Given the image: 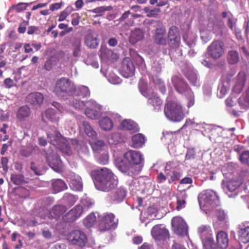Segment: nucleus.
Instances as JSON below:
<instances>
[{
    "label": "nucleus",
    "instance_id": "nucleus-40",
    "mask_svg": "<svg viewBox=\"0 0 249 249\" xmlns=\"http://www.w3.org/2000/svg\"><path fill=\"white\" fill-rule=\"evenodd\" d=\"M66 211V208L64 206H55L50 212V216L52 218H56L64 213Z\"/></svg>",
    "mask_w": 249,
    "mask_h": 249
},
{
    "label": "nucleus",
    "instance_id": "nucleus-19",
    "mask_svg": "<svg viewBox=\"0 0 249 249\" xmlns=\"http://www.w3.org/2000/svg\"><path fill=\"white\" fill-rule=\"evenodd\" d=\"M151 234L156 240H164L169 237L168 231L163 225L154 226L151 230Z\"/></svg>",
    "mask_w": 249,
    "mask_h": 249
},
{
    "label": "nucleus",
    "instance_id": "nucleus-10",
    "mask_svg": "<svg viewBox=\"0 0 249 249\" xmlns=\"http://www.w3.org/2000/svg\"><path fill=\"white\" fill-rule=\"evenodd\" d=\"M52 105L56 108H48L42 113V120L44 122L50 121L51 122H57L61 113L67 112V110L57 102H53Z\"/></svg>",
    "mask_w": 249,
    "mask_h": 249
},
{
    "label": "nucleus",
    "instance_id": "nucleus-51",
    "mask_svg": "<svg viewBox=\"0 0 249 249\" xmlns=\"http://www.w3.org/2000/svg\"><path fill=\"white\" fill-rule=\"evenodd\" d=\"M187 197V195L185 193L181 195V196H178L177 199V209L178 210H180L182 208H184L185 206L186 201L185 199Z\"/></svg>",
    "mask_w": 249,
    "mask_h": 249
},
{
    "label": "nucleus",
    "instance_id": "nucleus-25",
    "mask_svg": "<svg viewBox=\"0 0 249 249\" xmlns=\"http://www.w3.org/2000/svg\"><path fill=\"white\" fill-rule=\"evenodd\" d=\"M246 80V73L243 71L239 72L235 79L233 91L237 93H240L244 87Z\"/></svg>",
    "mask_w": 249,
    "mask_h": 249
},
{
    "label": "nucleus",
    "instance_id": "nucleus-47",
    "mask_svg": "<svg viewBox=\"0 0 249 249\" xmlns=\"http://www.w3.org/2000/svg\"><path fill=\"white\" fill-rule=\"evenodd\" d=\"M10 178L15 185H20L24 182V177L22 174H12Z\"/></svg>",
    "mask_w": 249,
    "mask_h": 249
},
{
    "label": "nucleus",
    "instance_id": "nucleus-54",
    "mask_svg": "<svg viewBox=\"0 0 249 249\" xmlns=\"http://www.w3.org/2000/svg\"><path fill=\"white\" fill-rule=\"evenodd\" d=\"M112 9V7L110 6H100L97 8H95L91 10L92 13H98L99 14L98 16H101L102 13L107 11H110Z\"/></svg>",
    "mask_w": 249,
    "mask_h": 249
},
{
    "label": "nucleus",
    "instance_id": "nucleus-41",
    "mask_svg": "<svg viewBox=\"0 0 249 249\" xmlns=\"http://www.w3.org/2000/svg\"><path fill=\"white\" fill-rule=\"evenodd\" d=\"M214 213L218 221L222 222H227L228 220V216L227 212L222 209L219 208L211 211V213Z\"/></svg>",
    "mask_w": 249,
    "mask_h": 249
},
{
    "label": "nucleus",
    "instance_id": "nucleus-32",
    "mask_svg": "<svg viewBox=\"0 0 249 249\" xmlns=\"http://www.w3.org/2000/svg\"><path fill=\"white\" fill-rule=\"evenodd\" d=\"M238 102L241 109L246 110L249 108V88L246 92L239 98Z\"/></svg>",
    "mask_w": 249,
    "mask_h": 249
},
{
    "label": "nucleus",
    "instance_id": "nucleus-8",
    "mask_svg": "<svg viewBox=\"0 0 249 249\" xmlns=\"http://www.w3.org/2000/svg\"><path fill=\"white\" fill-rule=\"evenodd\" d=\"M139 89L141 93L147 99V104L152 108L153 110L158 112L161 110L162 101L157 93L150 89H145L139 85Z\"/></svg>",
    "mask_w": 249,
    "mask_h": 249
},
{
    "label": "nucleus",
    "instance_id": "nucleus-46",
    "mask_svg": "<svg viewBox=\"0 0 249 249\" xmlns=\"http://www.w3.org/2000/svg\"><path fill=\"white\" fill-rule=\"evenodd\" d=\"M91 147L93 150L96 153H98L99 151L103 152L105 147V144L104 142L101 140L97 141L95 142H93L91 143Z\"/></svg>",
    "mask_w": 249,
    "mask_h": 249
},
{
    "label": "nucleus",
    "instance_id": "nucleus-21",
    "mask_svg": "<svg viewBox=\"0 0 249 249\" xmlns=\"http://www.w3.org/2000/svg\"><path fill=\"white\" fill-rule=\"evenodd\" d=\"M83 209L82 206L80 205H76L63 216V219L68 222L75 221L81 216Z\"/></svg>",
    "mask_w": 249,
    "mask_h": 249
},
{
    "label": "nucleus",
    "instance_id": "nucleus-36",
    "mask_svg": "<svg viewBox=\"0 0 249 249\" xmlns=\"http://www.w3.org/2000/svg\"><path fill=\"white\" fill-rule=\"evenodd\" d=\"M133 147L135 148H139L142 146L145 142V138L144 135L142 134H137L134 135L132 138Z\"/></svg>",
    "mask_w": 249,
    "mask_h": 249
},
{
    "label": "nucleus",
    "instance_id": "nucleus-2",
    "mask_svg": "<svg viewBox=\"0 0 249 249\" xmlns=\"http://www.w3.org/2000/svg\"><path fill=\"white\" fill-rule=\"evenodd\" d=\"M124 158L127 162H125L121 158L118 157L115 160V164L117 168L122 172L131 176L138 174L141 171L144 159L140 151L129 150L124 154Z\"/></svg>",
    "mask_w": 249,
    "mask_h": 249
},
{
    "label": "nucleus",
    "instance_id": "nucleus-49",
    "mask_svg": "<svg viewBox=\"0 0 249 249\" xmlns=\"http://www.w3.org/2000/svg\"><path fill=\"white\" fill-rule=\"evenodd\" d=\"M228 60L229 63L233 64L239 60V55L236 51H231L228 53Z\"/></svg>",
    "mask_w": 249,
    "mask_h": 249
},
{
    "label": "nucleus",
    "instance_id": "nucleus-15",
    "mask_svg": "<svg viewBox=\"0 0 249 249\" xmlns=\"http://www.w3.org/2000/svg\"><path fill=\"white\" fill-rule=\"evenodd\" d=\"M164 172L167 176L169 183L175 182L181 177L180 172L175 167L173 162L170 161L166 164Z\"/></svg>",
    "mask_w": 249,
    "mask_h": 249
},
{
    "label": "nucleus",
    "instance_id": "nucleus-4",
    "mask_svg": "<svg viewBox=\"0 0 249 249\" xmlns=\"http://www.w3.org/2000/svg\"><path fill=\"white\" fill-rule=\"evenodd\" d=\"M201 209L209 216L211 215V211L219 205V199L216 193L211 190L203 191L198 197Z\"/></svg>",
    "mask_w": 249,
    "mask_h": 249
},
{
    "label": "nucleus",
    "instance_id": "nucleus-33",
    "mask_svg": "<svg viewBox=\"0 0 249 249\" xmlns=\"http://www.w3.org/2000/svg\"><path fill=\"white\" fill-rule=\"evenodd\" d=\"M186 76L193 85L196 87L199 86L200 83L196 71L190 69L186 72Z\"/></svg>",
    "mask_w": 249,
    "mask_h": 249
},
{
    "label": "nucleus",
    "instance_id": "nucleus-3",
    "mask_svg": "<svg viewBox=\"0 0 249 249\" xmlns=\"http://www.w3.org/2000/svg\"><path fill=\"white\" fill-rule=\"evenodd\" d=\"M94 176V184L100 191L108 192L118 184L117 177L109 169L102 168L93 172Z\"/></svg>",
    "mask_w": 249,
    "mask_h": 249
},
{
    "label": "nucleus",
    "instance_id": "nucleus-24",
    "mask_svg": "<svg viewBox=\"0 0 249 249\" xmlns=\"http://www.w3.org/2000/svg\"><path fill=\"white\" fill-rule=\"evenodd\" d=\"M127 191L124 187H120L115 189L109 194L110 199L113 201L119 203L123 200L126 196Z\"/></svg>",
    "mask_w": 249,
    "mask_h": 249
},
{
    "label": "nucleus",
    "instance_id": "nucleus-35",
    "mask_svg": "<svg viewBox=\"0 0 249 249\" xmlns=\"http://www.w3.org/2000/svg\"><path fill=\"white\" fill-rule=\"evenodd\" d=\"M52 187L54 193H58L67 188L65 182L61 179L52 180Z\"/></svg>",
    "mask_w": 249,
    "mask_h": 249
},
{
    "label": "nucleus",
    "instance_id": "nucleus-34",
    "mask_svg": "<svg viewBox=\"0 0 249 249\" xmlns=\"http://www.w3.org/2000/svg\"><path fill=\"white\" fill-rule=\"evenodd\" d=\"M242 183L241 180H231L228 182L226 185H223V189L225 192L228 194V192L234 191Z\"/></svg>",
    "mask_w": 249,
    "mask_h": 249
},
{
    "label": "nucleus",
    "instance_id": "nucleus-50",
    "mask_svg": "<svg viewBox=\"0 0 249 249\" xmlns=\"http://www.w3.org/2000/svg\"><path fill=\"white\" fill-rule=\"evenodd\" d=\"M95 156L99 163L102 164H106L108 162V156L106 151H103L101 155L98 153L95 154Z\"/></svg>",
    "mask_w": 249,
    "mask_h": 249
},
{
    "label": "nucleus",
    "instance_id": "nucleus-27",
    "mask_svg": "<svg viewBox=\"0 0 249 249\" xmlns=\"http://www.w3.org/2000/svg\"><path fill=\"white\" fill-rule=\"evenodd\" d=\"M165 32L166 30L164 27H160L156 29L155 40L157 43L160 45H165L166 44Z\"/></svg>",
    "mask_w": 249,
    "mask_h": 249
},
{
    "label": "nucleus",
    "instance_id": "nucleus-45",
    "mask_svg": "<svg viewBox=\"0 0 249 249\" xmlns=\"http://www.w3.org/2000/svg\"><path fill=\"white\" fill-rule=\"evenodd\" d=\"M183 38L184 41L190 48H192L195 45L196 37L195 35L187 33L183 35Z\"/></svg>",
    "mask_w": 249,
    "mask_h": 249
},
{
    "label": "nucleus",
    "instance_id": "nucleus-55",
    "mask_svg": "<svg viewBox=\"0 0 249 249\" xmlns=\"http://www.w3.org/2000/svg\"><path fill=\"white\" fill-rule=\"evenodd\" d=\"M63 199L67 201L70 205H73L77 200V197L71 194H65Z\"/></svg>",
    "mask_w": 249,
    "mask_h": 249
},
{
    "label": "nucleus",
    "instance_id": "nucleus-11",
    "mask_svg": "<svg viewBox=\"0 0 249 249\" xmlns=\"http://www.w3.org/2000/svg\"><path fill=\"white\" fill-rule=\"evenodd\" d=\"M67 239L71 245L83 247L87 242V238L85 233L80 230H73L69 232Z\"/></svg>",
    "mask_w": 249,
    "mask_h": 249
},
{
    "label": "nucleus",
    "instance_id": "nucleus-17",
    "mask_svg": "<svg viewBox=\"0 0 249 249\" xmlns=\"http://www.w3.org/2000/svg\"><path fill=\"white\" fill-rule=\"evenodd\" d=\"M99 42L98 34L93 30L89 31L84 38L85 44L89 48H96L98 46Z\"/></svg>",
    "mask_w": 249,
    "mask_h": 249
},
{
    "label": "nucleus",
    "instance_id": "nucleus-39",
    "mask_svg": "<svg viewBox=\"0 0 249 249\" xmlns=\"http://www.w3.org/2000/svg\"><path fill=\"white\" fill-rule=\"evenodd\" d=\"M239 240L243 243L249 242V226L241 228L238 232Z\"/></svg>",
    "mask_w": 249,
    "mask_h": 249
},
{
    "label": "nucleus",
    "instance_id": "nucleus-12",
    "mask_svg": "<svg viewBox=\"0 0 249 249\" xmlns=\"http://www.w3.org/2000/svg\"><path fill=\"white\" fill-rule=\"evenodd\" d=\"M172 225L174 232L177 235L182 236L188 235V226L181 217L176 216L173 218Z\"/></svg>",
    "mask_w": 249,
    "mask_h": 249
},
{
    "label": "nucleus",
    "instance_id": "nucleus-48",
    "mask_svg": "<svg viewBox=\"0 0 249 249\" xmlns=\"http://www.w3.org/2000/svg\"><path fill=\"white\" fill-rule=\"evenodd\" d=\"M96 221V216L93 213H91L89 214L84 220V225L88 227L89 228L92 227Z\"/></svg>",
    "mask_w": 249,
    "mask_h": 249
},
{
    "label": "nucleus",
    "instance_id": "nucleus-30",
    "mask_svg": "<svg viewBox=\"0 0 249 249\" xmlns=\"http://www.w3.org/2000/svg\"><path fill=\"white\" fill-rule=\"evenodd\" d=\"M120 129L132 130L134 132L138 131L139 128L137 124L133 121L125 119L121 123Z\"/></svg>",
    "mask_w": 249,
    "mask_h": 249
},
{
    "label": "nucleus",
    "instance_id": "nucleus-22",
    "mask_svg": "<svg viewBox=\"0 0 249 249\" xmlns=\"http://www.w3.org/2000/svg\"><path fill=\"white\" fill-rule=\"evenodd\" d=\"M134 71L135 67L131 60L128 57L124 59L121 68L122 75L124 77L128 78L134 74Z\"/></svg>",
    "mask_w": 249,
    "mask_h": 249
},
{
    "label": "nucleus",
    "instance_id": "nucleus-59",
    "mask_svg": "<svg viewBox=\"0 0 249 249\" xmlns=\"http://www.w3.org/2000/svg\"><path fill=\"white\" fill-rule=\"evenodd\" d=\"M239 160L244 164L249 165V151H245L240 155Z\"/></svg>",
    "mask_w": 249,
    "mask_h": 249
},
{
    "label": "nucleus",
    "instance_id": "nucleus-14",
    "mask_svg": "<svg viewBox=\"0 0 249 249\" xmlns=\"http://www.w3.org/2000/svg\"><path fill=\"white\" fill-rule=\"evenodd\" d=\"M224 50V44L219 40L213 41L207 49L209 55L213 59H217L222 56Z\"/></svg>",
    "mask_w": 249,
    "mask_h": 249
},
{
    "label": "nucleus",
    "instance_id": "nucleus-6",
    "mask_svg": "<svg viewBox=\"0 0 249 249\" xmlns=\"http://www.w3.org/2000/svg\"><path fill=\"white\" fill-rule=\"evenodd\" d=\"M172 83L178 92L184 94L187 98L188 108L194 105V95L188 84L180 77L175 76L172 79Z\"/></svg>",
    "mask_w": 249,
    "mask_h": 249
},
{
    "label": "nucleus",
    "instance_id": "nucleus-62",
    "mask_svg": "<svg viewBox=\"0 0 249 249\" xmlns=\"http://www.w3.org/2000/svg\"><path fill=\"white\" fill-rule=\"evenodd\" d=\"M78 90L80 92L81 95L83 97H88L90 95V91L86 86H81L78 87Z\"/></svg>",
    "mask_w": 249,
    "mask_h": 249
},
{
    "label": "nucleus",
    "instance_id": "nucleus-29",
    "mask_svg": "<svg viewBox=\"0 0 249 249\" xmlns=\"http://www.w3.org/2000/svg\"><path fill=\"white\" fill-rule=\"evenodd\" d=\"M30 114V108L28 106H23L18 109L16 113V116L19 122H24L29 117Z\"/></svg>",
    "mask_w": 249,
    "mask_h": 249
},
{
    "label": "nucleus",
    "instance_id": "nucleus-1",
    "mask_svg": "<svg viewBox=\"0 0 249 249\" xmlns=\"http://www.w3.org/2000/svg\"><path fill=\"white\" fill-rule=\"evenodd\" d=\"M47 137L50 142L53 145V147H51L50 149H48L46 152L47 162L54 171L58 173L61 172L63 171L62 163L58 155L53 151V148L56 147L63 154L68 156L71 155L72 152L70 146V142L63 137L60 133L56 131L54 134L48 133ZM70 141L72 144L77 143L75 140H71Z\"/></svg>",
    "mask_w": 249,
    "mask_h": 249
},
{
    "label": "nucleus",
    "instance_id": "nucleus-13",
    "mask_svg": "<svg viewBox=\"0 0 249 249\" xmlns=\"http://www.w3.org/2000/svg\"><path fill=\"white\" fill-rule=\"evenodd\" d=\"M110 117L103 116L99 121V124L100 127L105 131H109L113 127L112 120L115 123L119 122L121 120V117L116 113H111Z\"/></svg>",
    "mask_w": 249,
    "mask_h": 249
},
{
    "label": "nucleus",
    "instance_id": "nucleus-20",
    "mask_svg": "<svg viewBox=\"0 0 249 249\" xmlns=\"http://www.w3.org/2000/svg\"><path fill=\"white\" fill-rule=\"evenodd\" d=\"M67 181L70 187L73 190L80 191L82 190L83 184L80 177L74 173L68 175Z\"/></svg>",
    "mask_w": 249,
    "mask_h": 249
},
{
    "label": "nucleus",
    "instance_id": "nucleus-28",
    "mask_svg": "<svg viewBox=\"0 0 249 249\" xmlns=\"http://www.w3.org/2000/svg\"><path fill=\"white\" fill-rule=\"evenodd\" d=\"M79 126L80 129L81 130L83 129L89 137L92 139L96 138V132L87 122L83 121L81 123L79 124Z\"/></svg>",
    "mask_w": 249,
    "mask_h": 249
},
{
    "label": "nucleus",
    "instance_id": "nucleus-53",
    "mask_svg": "<svg viewBox=\"0 0 249 249\" xmlns=\"http://www.w3.org/2000/svg\"><path fill=\"white\" fill-rule=\"evenodd\" d=\"M71 103L72 106L77 109H83L87 104V102L85 103L78 99H74Z\"/></svg>",
    "mask_w": 249,
    "mask_h": 249
},
{
    "label": "nucleus",
    "instance_id": "nucleus-61",
    "mask_svg": "<svg viewBox=\"0 0 249 249\" xmlns=\"http://www.w3.org/2000/svg\"><path fill=\"white\" fill-rule=\"evenodd\" d=\"M154 82L157 85L158 88L159 89L160 91L162 94L165 93L166 91V88L162 81L159 78H156V80H154Z\"/></svg>",
    "mask_w": 249,
    "mask_h": 249
},
{
    "label": "nucleus",
    "instance_id": "nucleus-18",
    "mask_svg": "<svg viewBox=\"0 0 249 249\" xmlns=\"http://www.w3.org/2000/svg\"><path fill=\"white\" fill-rule=\"evenodd\" d=\"M168 38L169 44L173 48H177L179 46L180 41V37L176 26H171L168 33Z\"/></svg>",
    "mask_w": 249,
    "mask_h": 249
},
{
    "label": "nucleus",
    "instance_id": "nucleus-5",
    "mask_svg": "<svg viewBox=\"0 0 249 249\" xmlns=\"http://www.w3.org/2000/svg\"><path fill=\"white\" fill-rule=\"evenodd\" d=\"M164 112L166 118L172 122H180L185 116L182 106L174 101L168 102L165 104Z\"/></svg>",
    "mask_w": 249,
    "mask_h": 249
},
{
    "label": "nucleus",
    "instance_id": "nucleus-23",
    "mask_svg": "<svg viewBox=\"0 0 249 249\" xmlns=\"http://www.w3.org/2000/svg\"><path fill=\"white\" fill-rule=\"evenodd\" d=\"M44 100V96L40 92H33L27 97V101L35 107H40Z\"/></svg>",
    "mask_w": 249,
    "mask_h": 249
},
{
    "label": "nucleus",
    "instance_id": "nucleus-38",
    "mask_svg": "<svg viewBox=\"0 0 249 249\" xmlns=\"http://www.w3.org/2000/svg\"><path fill=\"white\" fill-rule=\"evenodd\" d=\"M107 140L110 144H116L123 141V137L118 132H114L109 134Z\"/></svg>",
    "mask_w": 249,
    "mask_h": 249
},
{
    "label": "nucleus",
    "instance_id": "nucleus-43",
    "mask_svg": "<svg viewBox=\"0 0 249 249\" xmlns=\"http://www.w3.org/2000/svg\"><path fill=\"white\" fill-rule=\"evenodd\" d=\"M205 249H213L215 247L214 240L212 235L208 236L201 239Z\"/></svg>",
    "mask_w": 249,
    "mask_h": 249
},
{
    "label": "nucleus",
    "instance_id": "nucleus-58",
    "mask_svg": "<svg viewBox=\"0 0 249 249\" xmlns=\"http://www.w3.org/2000/svg\"><path fill=\"white\" fill-rule=\"evenodd\" d=\"M81 204L84 209H88L91 207L94 204L92 200L89 198H83L81 200Z\"/></svg>",
    "mask_w": 249,
    "mask_h": 249
},
{
    "label": "nucleus",
    "instance_id": "nucleus-57",
    "mask_svg": "<svg viewBox=\"0 0 249 249\" xmlns=\"http://www.w3.org/2000/svg\"><path fill=\"white\" fill-rule=\"evenodd\" d=\"M71 7H68L65 10L62 11L59 15L58 21H62L64 20L71 12Z\"/></svg>",
    "mask_w": 249,
    "mask_h": 249
},
{
    "label": "nucleus",
    "instance_id": "nucleus-52",
    "mask_svg": "<svg viewBox=\"0 0 249 249\" xmlns=\"http://www.w3.org/2000/svg\"><path fill=\"white\" fill-rule=\"evenodd\" d=\"M107 78L108 81L112 84H119L121 83V79L114 73H109Z\"/></svg>",
    "mask_w": 249,
    "mask_h": 249
},
{
    "label": "nucleus",
    "instance_id": "nucleus-60",
    "mask_svg": "<svg viewBox=\"0 0 249 249\" xmlns=\"http://www.w3.org/2000/svg\"><path fill=\"white\" fill-rule=\"evenodd\" d=\"M237 100L235 97L230 96L225 101L227 106L232 107L236 105Z\"/></svg>",
    "mask_w": 249,
    "mask_h": 249
},
{
    "label": "nucleus",
    "instance_id": "nucleus-44",
    "mask_svg": "<svg viewBox=\"0 0 249 249\" xmlns=\"http://www.w3.org/2000/svg\"><path fill=\"white\" fill-rule=\"evenodd\" d=\"M229 87L228 82L220 83L218 87L217 96L219 98H223L229 91Z\"/></svg>",
    "mask_w": 249,
    "mask_h": 249
},
{
    "label": "nucleus",
    "instance_id": "nucleus-42",
    "mask_svg": "<svg viewBox=\"0 0 249 249\" xmlns=\"http://www.w3.org/2000/svg\"><path fill=\"white\" fill-rule=\"evenodd\" d=\"M197 231L201 237V239L208 236L212 235V231L209 225H201L198 228Z\"/></svg>",
    "mask_w": 249,
    "mask_h": 249
},
{
    "label": "nucleus",
    "instance_id": "nucleus-9",
    "mask_svg": "<svg viewBox=\"0 0 249 249\" xmlns=\"http://www.w3.org/2000/svg\"><path fill=\"white\" fill-rule=\"evenodd\" d=\"M118 225V219L112 213H106L99 216V229L101 231L115 229Z\"/></svg>",
    "mask_w": 249,
    "mask_h": 249
},
{
    "label": "nucleus",
    "instance_id": "nucleus-31",
    "mask_svg": "<svg viewBox=\"0 0 249 249\" xmlns=\"http://www.w3.org/2000/svg\"><path fill=\"white\" fill-rule=\"evenodd\" d=\"M143 37V33L141 29L136 28L131 31L129 37V41L131 44H134L141 40Z\"/></svg>",
    "mask_w": 249,
    "mask_h": 249
},
{
    "label": "nucleus",
    "instance_id": "nucleus-16",
    "mask_svg": "<svg viewBox=\"0 0 249 249\" xmlns=\"http://www.w3.org/2000/svg\"><path fill=\"white\" fill-rule=\"evenodd\" d=\"M88 106L91 108L88 107L85 110V115L89 118L91 119H96L101 115L102 110V106L98 105L93 100H90L87 102Z\"/></svg>",
    "mask_w": 249,
    "mask_h": 249
},
{
    "label": "nucleus",
    "instance_id": "nucleus-37",
    "mask_svg": "<svg viewBox=\"0 0 249 249\" xmlns=\"http://www.w3.org/2000/svg\"><path fill=\"white\" fill-rule=\"evenodd\" d=\"M214 29V25L213 21H209L206 30H201L200 31L201 37L205 41L209 40L210 38V32Z\"/></svg>",
    "mask_w": 249,
    "mask_h": 249
},
{
    "label": "nucleus",
    "instance_id": "nucleus-64",
    "mask_svg": "<svg viewBox=\"0 0 249 249\" xmlns=\"http://www.w3.org/2000/svg\"><path fill=\"white\" fill-rule=\"evenodd\" d=\"M80 47L81 44L79 41H77L75 42L74 46L73 54L75 57L79 56L80 52Z\"/></svg>",
    "mask_w": 249,
    "mask_h": 249
},
{
    "label": "nucleus",
    "instance_id": "nucleus-26",
    "mask_svg": "<svg viewBox=\"0 0 249 249\" xmlns=\"http://www.w3.org/2000/svg\"><path fill=\"white\" fill-rule=\"evenodd\" d=\"M216 242L218 247L221 249L227 248L229 243L227 233L222 231H219L216 234Z\"/></svg>",
    "mask_w": 249,
    "mask_h": 249
},
{
    "label": "nucleus",
    "instance_id": "nucleus-63",
    "mask_svg": "<svg viewBox=\"0 0 249 249\" xmlns=\"http://www.w3.org/2000/svg\"><path fill=\"white\" fill-rule=\"evenodd\" d=\"M27 6L25 3H20L16 5H14L12 7L11 9H14L17 12H19L24 10H25Z\"/></svg>",
    "mask_w": 249,
    "mask_h": 249
},
{
    "label": "nucleus",
    "instance_id": "nucleus-7",
    "mask_svg": "<svg viewBox=\"0 0 249 249\" xmlns=\"http://www.w3.org/2000/svg\"><path fill=\"white\" fill-rule=\"evenodd\" d=\"M74 90L75 87L73 83L68 78H61L56 81L53 91L57 96L62 98L71 94Z\"/></svg>",
    "mask_w": 249,
    "mask_h": 249
},
{
    "label": "nucleus",
    "instance_id": "nucleus-56",
    "mask_svg": "<svg viewBox=\"0 0 249 249\" xmlns=\"http://www.w3.org/2000/svg\"><path fill=\"white\" fill-rule=\"evenodd\" d=\"M161 64L159 62H154L152 65V71L155 74L160 73L161 71Z\"/></svg>",
    "mask_w": 249,
    "mask_h": 249
}]
</instances>
